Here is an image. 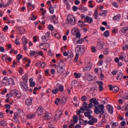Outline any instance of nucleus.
Returning a JSON list of instances; mask_svg holds the SVG:
<instances>
[{
    "instance_id": "obj_1",
    "label": "nucleus",
    "mask_w": 128,
    "mask_h": 128,
    "mask_svg": "<svg viewBox=\"0 0 128 128\" xmlns=\"http://www.w3.org/2000/svg\"><path fill=\"white\" fill-rule=\"evenodd\" d=\"M90 102L94 104V106L95 108L94 112L96 114H104V105L100 104V103L96 101V99L92 98L90 100Z\"/></svg>"
},
{
    "instance_id": "obj_2",
    "label": "nucleus",
    "mask_w": 128,
    "mask_h": 128,
    "mask_svg": "<svg viewBox=\"0 0 128 128\" xmlns=\"http://www.w3.org/2000/svg\"><path fill=\"white\" fill-rule=\"evenodd\" d=\"M84 48H86L82 45L78 46L76 48L75 52L76 54L74 60V62H78V56H80L84 54V52H86Z\"/></svg>"
},
{
    "instance_id": "obj_3",
    "label": "nucleus",
    "mask_w": 128,
    "mask_h": 128,
    "mask_svg": "<svg viewBox=\"0 0 128 128\" xmlns=\"http://www.w3.org/2000/svg\"><path fill=\"white\" fill-rule=\"evenodd\" d=\"M67 24L74 26L76 24V19L72 14H68L67 16V20L66 21Z\"/></svg>"
},
{
    "instance_id": "obj_4",
    "label": "nucleus",
    "mask_w": 128,
    "mask_h": 128,
    "mask_svg": "<svg viewBox=\"0 0 128 128\" xmlns=\"http://www.w3.org/2000/svg\"><path fill=\"white\" fill-rule=\"evenodd\" d=\"M64 63L63 60H60L59 62V67L58 68L57 72L59 74H62L64 72Z\"/></svg>"
},
{
    "instance_id": "obj_5",
    "label": "nucleus",
    "mask_w": 128,
    "mask_h": 128,
    "mask_svg": "<svg viewBox=\"0 0 128 128\" xmlns=\"http://www.w3.org/2000/svg\"><path fill=\"white\" fill-rule=\"evenodd\" d=\"M50 32H48L46 33L45 36H43L42 37V40L44 42H48L50 38Z\"/></svg>"
},
{
    "instance_id": "obj_6",
    "label": "nucleus",
    "mask_w": 128,
    "mask_h": 128,
    "mask_svg": "<svg viewBox=\"0 0 128 128\" xmlns=\"http://www.w3.org/2000/svg\"><path fill=\"white\" fill-rule=\"evenodd\" d=\"M60 102L62 103V104H64L66 102V98H63L61 100L60 98H56L54 102V104H56L57 106H59L60 104H60Z\"/></svg>"
},
{
    "instance_id": "obj_7",
    "label": "nucleus",
    "mask_w": 128,
    "mask_h": 128,
    "mask_svg": "<svg viewBox=\"0 0 128 128\" xmlns=\"http://www.w3.org/2000/svg\"><path fill=\"white\" fill-rule=\"evenodd\" d=\"M92 68V63H88L86 66L83 68V72H89Z\"/></svg>"
},
{
    "instance_id": "obj_8",
    "label": "nucleus",
    "mask_w": 128,
    "mask_h": 128,
    "mask_svg": "<svg viewBox=\"0 0 128 128\" xmlns=\"http://www.w3.org/2000/svg\"><path fill=\"white\" fill-rule=\"evenodd\" d=\"M20 86L22 88L23 90H24V92H28V85H26L24 82H20Z\"/></svg>"
},
{
    "instance_id": "obj_9",
    "label": "nucleus",
    "mask_w": 128,
    "mask_h": 128,
    "mask_svg": "<svg viewBox=\"0 0 128 128\" xmlns=\"http://www.w3.org/2000/svg\"><path fill=\"white\" fill-rule=\"evenodd\" d=\"M98 122V119L92 117L90 120L87 121V124H90V126H94V124Z\"/></svg>"
},
{
    "instance_id": "obj_10",
    "label": "nucleus",
    "mask_w": 128,
    "mask_h": 128,
    "mask_svg": "<svg viewBox=\"0 0 128 128\" xmlns=\"http://www.w3.org/2000/svg\"><path fill=\"white\" fill-rule=\"evenodd\" d=\"M81 110H82V112H84V110H90V108L88 106V103L84 102L82 104V106L81 107Z\"/></svg>"
},
{
    "instance_id": "obj_11",
    "label": "nucleus",
    "mask_w": 128,
    "mask_h": 128,
    "mask_svg": "<svg viewBox=\"0 0 128 128\" xmlns=\"http://www.w3.org/2000/svg\"><path fill=\"white\" fill-rule=\"evenodd\" d=\"M84 22H88V24H92L94 22V19L92 18L89 16H86L84 20Z\"/></svg>"
},
{
    "instance_id": "obj_12",
    "label": "nucleus",
    "mask_w": 128,
    "mask_h": 128,
    "mask_svg": "<svg viewBox=\"0 0 128 128\" xmlns=\"http://www.w3.org/2000/svg\"><path fill=\"white\" fill-rule=\"evenodd\" d=\"M36 113L38 114V116H42L44 114V108H42V107H39L37 109Z\"/></svg>"
},
{
    "instance_id": "obj_13",
    "label": "nucleus",
    "mask_w": 128,
    "mask_h": 128,
    "mask_svg": "<svg viewBox=\"0 0 128 128\" xmlns=\"http://www.w3.org/2000/svg\"><path fill=\"white\" fill-rule=\"evenodd\" d=\"M62 116V110H58L56 112V114L55 116L56 120H58Z\"/></svg>"
},
{
    "instance_id": "obj_14",
    "label": "nucleus",
    "mask_w": 128,
    "mask_h": 128,
    "mask_svg": "<svg viewBox=\"0 0 128 128\" xmlns=\"http://www.w3.org/2000/svg\"><path fill=\"white\" fill-rule=\"evenodd\" d=\"M40 119L42 120H50V113H45L44 116L40 117Z\"/></svg>"
},
{
    "instance_id": "obj_15",
    "label": "nucleus",
    "mask_w": 128,
    "mask_h": 128,
    "mask_svg": "<svg viewBox=\"0 0 128 128\" xmlns=\"http://www.w3.org/2000/svg\"><path fill=\"white\" fill-rule=\"evenodd\" d=\"M104 43L102 41H100L98 42L96 48L98 50H102L104 48Z\"/></svg>"
},
{
    "instance_id": "obj_16",
    "label": "nucleus",
    "mask_w": 128,
    "mask_h": 128,
    "mask_svg": "<svg viewBox=\"0 0 128 128\" xmlns=\"http://www.w3.org/2000/svg\"><path fill=\"white\" fill-rule=\"evenodd\" d=\"M32 104V98H28L25 101V104L28 106H30Z\"/></svg>"
},
{
    "instance_id": "obj_17",
    "label": "nucleus",
    "mask_w": 128,
    "mask_h": 128,
    "mask_svg": "<svg viewBox=\"0 0 128 128\" xmlns=\"http://www.w3.org/2000/svg\"><path fill=\"white\" fill-rule=\"evenodd\" d=\"M7 82L9 86H14V78H8L6 79Z\"/></svg>"
},
{
    "instance_id": "obj_18",
    "label": "nucleus",
    "mask_w": 128,
    "mask_h": 128,
    "mask_svg": "<svg viewBox=\"0 0 128 128\" xmlns=\"http://www.w3.org/2000/svg\"><path fill=\"white\" fill-rule=\"evenodd\" d=\"M106 110L110 114H112L114 113V108L110 105L108 104L106 106Z\"/></svg>"
},
{
    "instance_id": "obj_19",
    "label": "nucleus",
    "mask_w": 128,
    "mask_h": 128,
    "mask_svg": "<svg viewBox=\"0 0 128 128\" xmlns=\"http://www.w3.org/2000/svg\"><path fill=\"white\" fill-rule=\"evenodd\" d=\"M35 64L38 66H40V68H44L46 66V63L44 62H37Z\"/></svg>"
},
{
    "instance_id": "obj_20",
    "label": "nucleus",
    "mask_w": 128,
    "mask_h": 128,
    "mask_svg": "<svg viewBox=\"0 0 128 128\" xmlns=\"http://www.w3.org/2000/svg\"><path fill=\"white\" fill-rule=\"evenodd\" d=\"M85 78L86 80H94V77L90 74H85Z\"/></svg>"
},
{
    "instance_id": "obj_21",
    "label": "nucleus",
    "mask_w": 128,
    "mask_h": 128,
    "mask_svg": "<svg viewBox=\"0 0 128 128\" xmlns=\"http://www.w3.org/2000/svg\"><path fill=\"white\" fill-rule=\"evenodd\" d=\"M29 82H30V86L31 88H34L36 86V82H34V78H30L29 80Z\"/></svg>"
},
{
    "instance_id": "obj_22",
    "label": "nucleus",
    "mask_w": 128,
    "mask_h": 128,
    "mask_svg": "<svg viewBox=\"0 0 128 128\" xmlns=\"http://www.w3.org/2000/svg\"><path fill=\"white\" fill-rule=\"evenodd\" d=\"M52 20L54 24H58V20L56 17V16L53 15L52 17Z\"/></svg>"
},
{
    "instance_id": "obj_23",
    "label": "nucleus",
    "mask_w": 128,
    "mask_h": 128,
    "mask_svg": "<svg viewBox=\"0 0 128 128\" xmlns=\"http://www.w3.org/2000/svg\"><path fill=\"white\" fill-rule=\"evenodd\" d=\"M78 10H82L83 12H88V8L86 7L82 6L80 5L78 8Z\"/></svg>"
},
{
    "instance_id": "obj_24",
    "label": "nucleus",
    "mask_w": 128,
    "mask_h": 128,
    "mask_svg": "<svg viewBox=\"0 0 128 128\" xmlns=\"http://www.w3.org/2000/svg\"><path fill=\"white\" fill-rule=\"evenodd\" d=\"M36 116V114L35 113H33L32 114H28L27 115V118L29 120H32V118H34Z\"/></svg>"
},
{
    "instance_id": "obj_25",
    "label": "nucleus",
    "mask_w": 128,
    "mask_h": 128,
    "mask_svg": "<svg viewBox=\"0 0 128 128\" xmlns=\"http://www.w3.org/2000/svg\"><path fill=\"white\" fill-rule=\"evenodd\" d=\"M120 18H122L120 14H118L117 15L114 16L112 19L114 20H117L118 22V20H120Z\"/></svg>"
},
{
    "instance_id": "obj_26",
    "label": "nucleus",
    "mask_w": 128,
    "mask_h": 128,
    "mask_svg": "<svg viewBox=\"0 0 128 128\" xmlns=\"http://www.w3.org/2000/svg\"><path fill=\"white\" fill-rule=\"evenodd\" d=\"M88 112H86L84 113V114L85 116H86L87 118H90V114H92V110H88Z\"/></svg>"
},
{
    "instance_id": "obj_27",
    "label": "nucleus",
    "mask_w": 128,
    "mask_h": 128,
    "mask_svg": "<svg viewBox=\"0 0 128 128\" xmlns=\"http://www.w3.org/2000/svg\"><path fill=\"white\" fill-rule=\"evenodd\" d=\"M80 124H82V126H86V124H88V120L80 119Z\"/></svg>"
},
{
    "instance_id": "obj_28",
    "label": "nucleus",
    "mask_w": 128,
    "mask_h": 128,
    "mask_svg": "<svg viewBox=\"0 0 128 128\" xmlns=\"http://www.w3.org/2000/svg\"><path fill=\"white\" fill-rule=\"evenodd\" d=\"M93 16L95 20H96L98 16V9H96L94 14H93Z\"/></svg>"
},
{
    "instance_id": "obj_29",
    "label": "nucleus",
    "mask_w": 128,
    "mask_h": 128,
    "mask_svg": "<svg viewBox=\"0 0 128 128\" xmlns=\"http://www.w3.org/2000/svg\"><path fill=\"white\" fill-rule=\"evenodd\" d=\"M82 73H76V72H74V77L75 78H80V76H82Z\"/></svg>"
},
{
    "instance_id": "obj_30",
    "label": "nucleus",
    "mask_w": 128,
    "mask_h": 128,
    "mask_svg": "<svg viewBox=\"0 0 128 128\" xmlns=\"http://www.w3.org/2000/svg\"><path fill=\"white\" fill-rule=\"evenodd\" d=\"M28 75L27 74H24L22 77V80H24V82H28Z\"/></svg>"
},
{
    "instance_id": "obj_31",
    "label": "nucleus",
    "mask_w": 128,
    "mask_h": 128,
    "mask_svg": "<svg viewBox=\"0 0 128 128\" xmlns=\"http://www.w3.org/2000/svg\"><path fill=\"white\" fill-rule=\"evenodd\" d=\"M22 40L23 44H28V39L26 37H22Z\"/></svg>"
},
{
    "instance_id": "obj_32",
    "label": "nucleus",
    "mask_w": 128,
    "mask_h": 128,
    "mask_svg": "<svg viewBox=\"0 0 128 128\" xmlns=\"http://www.w3.org/2000/svg\"><path fill=\"white\" fill-rule=\"evenodd\" d=\"M118 76L116 77V78L118 80H122V72H119L118 74Z\"/></svg>"
},
{
    "instance_id": "obj_33",
    "label": "nucleus",
    "mask_w": 128,
    "mask_h": 128,
    "mask_svg": "<svg viewBox=\"0 0 128 128\" xmlns=\"http://www.w3.org/2000/svg\"><path fill=\"white\" fill-rule=\"evenodd\" d=\"M103 34L105 38H108V36H110V32L108 30H106L104 32Z\"/></svg>"
},
{
    "instance_id": "obj_34",
    "label": "nucleus",
    "mask_w": 128,
    "mask_h": 128,
    "mask_svg": "<svg viewBox=\"0 0 128 128\" xmlns=\"http://www.w3.org/2000/svg\"><path fill=\"white\" fill-rule=\"evenodd\" d=\"M84 42V38H80L76 42V44H82Z\"/></svg>"
},
{
    "instance_id": "obj_35",
    "label": "nucleus",
    "mask_w": 128,
    "mask_h": 128,
    "mask_svg": "<svg viewBox=\"0 0 128 128\" xmlns=\"http://www.w3.org/2000/svg\"><path fill=\"white\" fill-rule=\"evenodd\" d=\"M38 82L40 84H42V75H39L38 76Z\"/></svg>"
},
{
    "instance_id": "obj_36",
    "label": "nucleus",
    "mask_w": 128,
    "mask_h": 128,
    "mask_svg": "<svg viewBox=\"0 0 128 128\" xmlns=\"http://www.w3.org/2000/svg\"><path fill=\"white\" fill-rule=\"evenodd\" d=\"M58 92H64V86L62 85H59V87L57 89Z\"/></svg>"
},
{
    "instance_id": "obj_37",
    "label": "nucleus",
    "mask_w": 128,
    "mask_h": 128,
    "mask_svg": "<svg viewBox=\"0 0 128 128\" xmlns=\"http://www.w3.org/2000/svg\"><path fill=\"white\" fill-rule=\"evenodd\" d=\"M128 27H124L122 28V32L123 34H126V32H128Z\"/></svg>"
},
{
    "instance_id": "obj_38",
    "label": "nucleus",
    "mask_w": 128,
    "mask_h": 128,
    "mask_svg": "<svg viewBox=\"0 0 128 128\" xmlns=\"http://www.w3.org/2000/svg\"><path fill=\"white\" fill-rule=\"evenodd\" d=\"M119 90L118 87L115 86L112 88V92H118V91Z\"/></svg>"
},
{
    "instance_id": "obj_39",
    "label": "nucleus",
    "mask_w": 128,
    "mask_h": 128,
    "mask_svg": "<svg viewBox=\"0 0 128 128\" xmlns=\"http://www.w3.org/2000/svg\"><path fill=\"white\" fill-rule=\"evenodd\" d=\"M36 20V16H34L32 14V16L29 18V20Z\"/></svg>"
},
{
    "instance_id": "obj_40",
    "label": "nucleus",
    "mask_w": 128,
    "mask_h": 128,
    "mask_svg": "<svg viewBox=\"0 0 128 128\" xmlns=\"http://www.w3.org/2000/svg\"><path fill=\"white\" fill-rule=\"evenodd\" d=\"M112 128H116L118 126V122H112Z\"/></svg>"
},
{
    "instance_id": "obj_41",
    "label": "nucleus",
    "mask_w": 128,
    "mask_h": 128,
    "mask_svg": "<svg viewBox=\"0 0 128 128\" xmlns=\"http://www.w3.org/2000/svg\"><path fill=\"white\" fill-rule=\"evenodd\" d=\"M17 92L18 91H16V90H12L10 92L12 96H16V94Z\"/></svg>"
},
{
    "instance_id": "obj_42",
    "label": "nucleus",
    "mask_w": 128,
    "mask_h": 128,
    "mask_svg": "<svg viewBox=\"0 0 128 128\" xmlns=\"http://www.w3.org/2000/svg\"><path fill=\"white\" fill-rule=\"evenodd\" d=\"M120 56H122L124 58V60L125 62H128V60H126V54L124 53V52H122Z\"/></svg>"
},
{
    "instance_id": "obj_43",
    "label": "nucleus",
    "mask_w": 128,
    "mask_h": 128,
    "mask_svg": "<svg viewBox=\"0 0 128 128\" xmlns=\"http://www.w3.org/2000/svg\"><path fill=\"white\" fill-rule=\"evenodd\" d=\"M84 22L82 21H78V26H80V28H82L84 26Z\"/></svg>"
},
{
    "instance_id": "obj_44",
    "label": "nucleus",
    "mask_w": 128,
    "mask_h": 128,
    "mask_svg": "<svg viewBox=\"0 0 128 128\" xmlns=\"http://www.w3.org/2000/svg\"><path fill=\"white\" fill-rule=\"evenodd\" d=\"M67 54L68 56H70V58H74V54H72V51H68Z\"/></svg>"
},
{
    "instance_id": "obj_45",
    "label": "nucleus",
    "mask_w": 128,
    "mask_h": 128,
    "mask_svg": "<svg viewBox=\"0 0 128 128\" xmlns=\"http://www.w3.org/2000/svg\"><path fill=\"white\" fill-rule=\"evenodd\" d=\"M0 126H6V121H1L0 122Z\"/></svg>"
},
{
    "instance_id": "obj_46",
    "label": "nucleus",
    "mask_w": 128,
    "mask_h": 128,
    "mask_svg": "<svg viewBox=\"0 0 128 128\" xmlns=\"http://www.w3.org/2000/svg\"><path fill=\"white\" fill-rule=\"evenodd\" d=\"M25 30L24 28H20V34H24Z\"/></svg>"
},
{
    "instance_id": "obj_47",
    "label": "nucleus",
    "mask_w": 128,
    "mask_h": 128,
    "mask_svg": "<svg viewBox=\"0 0 128 128\" xmlns=\"http://www.w3.org/2000/svg\"><path fill=\"white\" fill-rule=\"evenodd\" d=\"M36 54H38V56H44V52H42V51H37Z\"/></svg>"
},
{
    "instance_id": "obj_48",
    "label": "nucleus",
    "mask_w": 128,
    "mask_h": 128,
    "mask_svg": "<svg viewBox=\"0 0 128 128\" xmlns=\"http://www.w3.org/2000/svg\"><path fill=\"white\" fill-rule=\"evenodd\" d=\"M72 118L74 120V122L76 124V122H78V116H74Z\"/></svg>"
},
{
    "instance_id": "obj_49",
    "label": "nucleus",
    "mask_w": 128,
    "mask_h": 128,
    "mask_svg": "<svg viewBox=\"0 0 128 128\" xmlns=\"http://www.w3.org/2000/svg\"><path fill=\"white\" fill-rule=\"evenodd\" d=\"M49 10L50 14H54V8L52 7H50L49 8Z\"/></svg>"
},
{
    "instance_id": "obj_50",
    "label": "nucleus",
    "mask_w": 128,
    "mask_h": 128,
    "mask_svg": "<svg viewBox=\"0 0 128 128\" xmlns=\"http://www.w3.org/2000/svg\"><path fill=\"white\" fill-rule=\"evenodd\" d=\"M96 82L99 86H104V82L102 81H98Z\"/></svg>"
},
{
    "instance_id": "obj_51",
    "label": "nucleus",
    "mask_w": 128,
    "mask_h": 128,
    "mask_svg": "<svg viewBox=\"0 0 128 128\" xmlns=\"http://www.w3.org/2000/svg\"><path fill=\"white\" fill-rule=\"evenodd\" d=\"M36 54V51H34V50L30 52V56H34V54Z\"/></svg>"
},
{
    "instance_id": "obj_52",
    "label": "nucleus",
    "mask_w": 128,
    "mask_h": 128,
    "mask_svg": "<svg viewBox=\"0 0 128 128\" xmlns=\"http://www.w3.org/2000/svg\"><path fill=\"white\" fill-rule=\"evenodd\" d=\"M14 2V0H8L7 2V6H10Z\"/></svg>"
},
{
    "instance_id": "obj_53",
    "label": "nucleus",
    "mask_w": 128,
    "mask_h": 128,
    "mask_svg": "<svg viewBox=\"0 0 128 128\" xmlns=\"http://www.w3.org/2000/svg\"><path fill=\"white\" fill-rule=\"evenodd\" d=\"M15 96H16L17 98H20V96H22V94H20V92L17 91V92H16Z\"/></svg>"
},
{
    "instance_id": "obj_54",
    "label": "nucleus",
    "mask_w": 128,
    "mask_h": 128,
    "mask_svg": "<svg viewBox=\"0 0 128 128\" xmlns=\"http://www.w3.org/2000/svg\"><path fill=\"white\" fill-rule=\"evenodd\" d=\"M123 98L124 100H128V93H126L123 95Z\"/></svg>"
},
{
    "instance_id": "obj_55",
    "label": "nucleus",
    "mask_w": 128,
    "mask_h": 128,
    "mask_svg": "<svg viewBox=\"0 0 128 128\" xmlns=\"http://www.w3.org/2000/svg\"><path fill=\"white\" fill-rule=\"evenodd\" d=\"M54 36H55V38H60V34L58 33H55L54 34Z\"/></svg>"
},
{
    "instance_id": "obj_56",
    "label": "nucleus",
    "mask_w": 128,
    "mask_h": 128,
    "mask_svg": "<svg viewBox=\"0 0 128 128\" xmlns=\"http://www.w3.org/2000/svg\"><path fill=\"white\" fill-rule=\"evenodd\" d=\"M86 100H88V98L86 96H82L81 98V100H82V102H86Z\"/></svg>"
},
{
    "instance_id": "obj_57",
    "label": "nucleus",
    "mask_w": 128,
    "mask_h": 128,
    "mask_svg": "<svg viewBox=\"0 0 128 128\" xmlns=\"http://www.w3.org/2000/svg\"><path fill=\"white\" fill-rule=\"evenodd\" d=\"M58 92V88L54 89L52 90V93L54 94H56V93Z\"/></svg>"
},
{
    "instance_id": "obj_58",
    "label": "nucleus",
    "mask_w": 128,
    "mask_h": 128,
    "mask_svg": "<svg viewBox=\"0 0 128 128\" xmlns=\"http://www.w3.org/2000/svg\"><path fill=\"white\" fill-rule=\"evenodd\" d=\"M91 50L92 51V52H96V47L92 46H91Z\"/></svg>"
},
{
    "instance_id": "obj_59",
    "label": "nucleus",
    "mask_w": 128,
    "mask_h": 128,
    "mask_svg": "<svg viewBox=\"0 0 128 128\" xmlns=\"http://www.w3.org/2000/svg\"><path fill=\"white\" fill-rule=\"evenodd\" d=\"M22 58V54H19L17 55L16 58L18 60H21Z\"/></svg>"
},
{
    "instance_id": "obj_60",
    "label": "nucleus",
    "mask_w": 128,
    "mask_h": 128,
    "mask_svg": "<svg viewBox=\"0 0 128 128\" xmlns=\"http://www.w3.org/2000/svg\"><path fill=\"white\" fill-rule=\"evenodd\" d=\"M102 14L103 16H108V11H106V10L102 11Z\"/></svg>"
},
{
    "instance_id": "obj_61",
    "label": "nucleus",
    "mask_w": 128,
    "mask_h": 128,
    "mask_svg": "<svg viewBox=\"0 0 128 128\" xmlns=\"http://www.w3.org/2000/svg\"><path fill=\"white\" fill-rule=\"evenodd\" d=\"M48 28L49 30H54V26L52 25H48Z\"/></svg>"
},
{
    "instance_id": "obj_62",
    "label": "nucleus",
    "mask_w": 128,
    "mask_h": 128,
    "mask_svg": "<svg viewBox=\"0 0 128 128\" xmlns=\"http://www.w3.org/2000/svg\"><path fill=\"white\" fill-rule=\"evenodd\" d=\"M126 121H124V120L122 121L120 123V125L122 126H126Z\"/></svg>"
},
{
    "instance_id": "obj_63",
    "label": "nucleus",
    "mask_w": 128,
    "mask_h": 128,
    "mask_svg": "<svg viewBox=\"0 0 128 128\" xmlns=\"http://www.w3.org/2000/svg\"><path fill=\"white\" fill-rule=\"evenodd\" d=\"M98 70H100V68H96L94 70V72L95 74H98Z\"/></svg>"
},
{
    "instance_id": "obj_64",
    "label": "nucleus",
    "mask_w": 128,
    "mask_h": 128,
    "mask_svg": "<svg viewBox=\"0 0 128 128\" xmlns=\"http://www.w3.org/2000/svg\"><path fill=\"white\" fill-rule=\"evenodd\" d=\"M78 8L76 6H73L72 7V10L73 12H76L78 10Z\"/></svg>"
}]
</instances>
